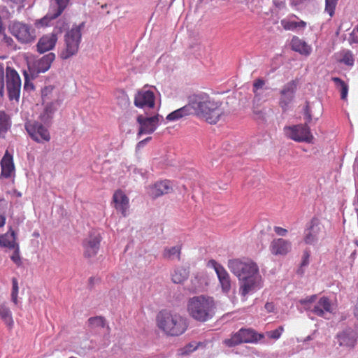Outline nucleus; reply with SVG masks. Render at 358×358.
<instances>
[{
	"label": "nucleus",
	"instance_id": "c9c22d12",
	"mask_svg": "<svg viewBox=\"0 0 358 358\" xmlns=\"http://www.w3.org/2000/svg\"><path fill=\"white\" fill-rule=\"evenodd\" d=\"M55 87L52 85L45 86L41 92L43 102H48L49 101L54 99L57 95V92L55 90Z\"/></svg>",
	"mask_w": 358,
	"mask_h": 358
},
{
	"label": "nucleus",
	"instance_id": "a18cd8bd",
	"mask_svg": "<svg viewBox=\"0 0 358 358\" xmlns=\"http://www.w3.org/2000/svg\"><path fill=\"white\" fill-rule=\"evenodd\" d=\"M338 1V0H325V10L331 17L334 14Z\"/></svg>",
	"mask_w": 358,
	"mask_h": 358
},
{
	"label": "nucleus",
	"instance_id": "79ce46f5",
	"mask_svg": "<svg viewBox=\"0 0 358 358\" xmlns=\"http://www.w3.org/2000/svg\"><path fill=\"white\" fill-rule=\"evenodd\" d=\"M203 289V282H201V278L197 276L192 278L191 280V285L189 287V289L192 292H196Z\"/></svg>",
	"mask_w": 358,
	"mask_h": 358
},
{
	"label": "nucleus",
	"instance_id": "72a5a7b5",
	"mask_svg": "<svg viewBox=\"0 0 358 358\" xmlns=\"http://www.w3.org/2000/svg\"><path fill=\"white\" fill-rule=\"evenodd\" d=\"M331 80L335 83L336 89L341 92V99L343 100L346 99L348 94V84L338 77H333Z\"/></svg>",
	"mask_w": 358,
	"mask_h": 358
},
{
	"label": "nucleus",
	"instance_id": "aec40b11",
	"mask_svg": "<svg viewBox=\"0 0 358 358\" xmlns=\"http://www.w3.org/2000/svg\"><path fill=\"white\" fill-rule=\"evenodd\" d=\"M129 198L120 189L117 190L113 196V201L115 209L121 213L125 217L127 211L129 209Z\"/></svg>",
	"mask_w": 358,
	"mask_h": 358
},
{
	"label": "nucleus",
	"instance_id": "dca6fc26",
	"mask_svg": "<svg viewBox=\"0 0 358 358\" xmlns=\"http://www.w3.org/2000/svg\"><path fill=\"white\" fill-rule=\"evenodd\" d=\"M272 255L275 256H285L292 249L290 241L279 238L273 239L269 246Z\"/></svg>",
	"mask_w": 358,
	"mask_h": 358
},
{
	"label": "nucleus",
	"instance_id": "f8f14e48",
	"mask_svg": "<svg viewBox=\"0 0 358 358\" xmlns=\"http://www.w3.org/2000/svg\"><path fill=\"white\" fill-rule=\"evenodd\" d=\"M139 124L138 135L150 134L153 133L157 128L159 123V115H155L152 117H147L143 115H139L136 119Z\"/></svg>",
	"mask_w": 358,
	"mask_h": 358
},
{
	"label": "nucleus",
	"instance_id": "5fc2aeb1",
	"mask_svg": "<svg viewBox=\"0 0 358 358\" xmlns=\"http://www.w3.org/2000/svg\"><path fill=\"white\" fill-rule=\"evenodd\" d=\"M151 138H152L151 137H148V138H145L144 140L138 142L136 145V150H139L140 149H141L148 141L151 140Z\"/></svg>",
	"mask_w": 358,
	"mask_h": 358
},
{
	"label": "nucleus",
	"instance_id": "9b49d317",
	"mask_svg": "<svg viewBox=\"0 0 358 358\" xmlns=\"http://www.w3.org/2000/svg\"><path fill=\"white\" fill-rule=\"evenodd\" d=\"M298 80H292L286 83L280 91L278 104L283 111H286L294 99Z\"/></svg>",
	"mask_w": 358,
	"mask_h": 358
},
{
	"label": "nucleus",
	"instance_id": "864d4df0",
	"mask_svg": "<svg viewBox=\"0 0 358 358\" xmlns=\"http://www.w3.org/2000/svg\"><path fill=\"white\" fill-rule=\"evenodd\" d=\"M24 76H25V81H24V90H28L29 89L33 90L34 85L32 83H29V76L26 72H24Z\"/></svg>",
	"mask_w": 358,
	"mask_h": 358
},
{
	"label": "nucleus",
	"instance_id": "4be33fe9",
	"mask_svg": "<svg viewBox=\"0 0 358 358\" xmlns=\"http://www.w3.org/2000/svg\"><path fill=\"white\" fill-rule=\"evenodd\" d=\"M338 345L341 347L352 348L357 343V338L352 331H343L337 334Z\"/></svg>",
	"mask_w": 358,
	"mask_h": 358
},
{
	"label": "nucleus",
	"instance_id": "0eeeda50",
	"mask_svg": "<svg viewBox=\"0 0 358 358\" xmlns=\"http://www.w3.org/2000/svg\"><path fill=\"white\" fill-rule=\"evenodd\" d=\"M325 235V227L321 220L317 217H313L304 230L303 241L307 245H314L320 236Z\"/></svg>",
	"mask_w": 358,
	"mask_h": 358
},
{
	"label": "nucleus",
	"instance_id": "39448f33",
	"mask_svg": "<svg viewBox=\"0 0 358 358\" xmlns=\"http://www.w3.org/2000/svg\"><path fill=\"white\" fill-rule=\"evenodd\" d=\"M85 27V22L74 24L64 35V48L59 53L62 59H68L76 55L80 48L82 39V31Z\"/></svg>",
	"mask_w": 358,
	"mask_h": 358
},
{
	"label": "nucleus",
	"instance_id": "7c9ffc66",
	"mask_svg": "<svg viewBox=\"0 0 358 358\" xmlns=\"http://www.w3.org/2000/svg\"><path fill=\"white\" fill-rule=\"evenodd\" d=\"M189 276V271L182 266L177 267L171 274V280L173 283L181 284L184 282Z\"/></svg>",
	"mask_w": 358,
	"mask_h": 358
},
{
	"label": "nucleus",
	"instance_id": "a19ab883",
	"mask_svg": "<svg viewBox=\"0 0 358 358\" xmlns=\"http://www.w3.org/2000/svg\"><path fill=\"white\" fill-rule=\"evenodd\" d=\"M342 57L339 59L341 63H343L347 66H352L354 65L355 59L353 54L350 50H343L341 53Z\"/></svg>",
	"mask_w": 358,
	"mask_h": 358
},
{
	"label": "nucleus",
	"instance_id": "680f3d73",
	"mask_svg": "<svg viewBox=\"0 0 358 358\" xmlns=\"http://www.w3.org/2000/svg\"><path fill=\"white\" fill-rule=\"evenodd\" d=\"M355 244L358 247V239H356L355 241H354Z\"/></svg>",
	"mask_w": 358,
	"mask_h": 358
},
{
	"label": "nucleus",
	"instance_id": "c756f323",
	"mask_svg": "<svg viewBox=\"0 0 358 358\" xmlns=\"http://www.w3.org/2000/svg\"><path fill=\"white\" fill-rule=\"evenodd\" d=\"M11 127V119L4 110H0V138H5Z\"/></svg>",
	"mask_w": 358,
	"mask_h": 358
},
{
	"label": "nucleus",
	"instance_id": "6e6552de",
	"mask_svg": "<svg viewBox=\"0 0 358 358\" xmlns=\"http://www.w3.org/2000/svg\"><path fill=\"white\" fill-rule=\"evenodd\" d=\"M6 88L10 101H19L21 90V79L17 72L8 66L6 69Z\"/></svg>",
	"mask_w": 358,
	"mask_h": 358
},
{
	"label": "nucleus",
	"instance_id": "8fccbe9b",
	"mask_svg": "<svg viewBox=\"0 0 358 358\" xmlns=\"http://www.w3.org/2000/svg\"><path fill=\"white\" fill-rule=\"evenodd\" d=\"M317 299V295L314 294L310 296H307L306 299L300 300V303L306 306L308 303L314 302Z\"/></svg>",
	"mask_w": 358,
	"mask_h": 358
},
{
	"label": "nucleus",
	"instance_id": "f3484780",
	"mask_svg": "<svg viewBox=\"0 0 358 358\" xmlns=\"http://www.w3.org/2000/svg\"><path fill=\"white\" fill-rule=\"evenodd\" d=\"M254 332L250 329H241L231 336V338L224 341V343L229 346H235L242 343L252 341Z\"/></svg>",
	"mask_w": 358,
	"mask_h": 358
},
{
	"label": "nucleus",
	"instance_id": "20e7f679",
	"mask_svg": "<svg viewBox=\"0 0 358 358\" xmlns=\"http://www.w3.org/2000/svg\"><path fill=\"white\" fill-rule=\"evenodd\" d=\"M215 306L214 300L203 295L190 298L187 302V311L189 315L199 322H206L210 319Z\"/></svg>",
	"mask_w": 358,
	"mask_h": 358
},
{
	"label": "nucleus",
	"instance_id": "2eb2a0df",
	"mask_svg": "<svg viewBox=\"0 0 358 358\" xmlns=\"http://www.w3.org/2000/svg\"><path fill=\"white\" fill-rule=\"evenodd\" d=\"M101 238L99 235L90 234L83 241V255L87 259L94 257L99 250Z\"/></svg>",
	"mask_w": 358,
	"mask_h": 358
},
{
	"label": "nucleus",
	"instance_id": "4d7b16f0",
	"mask_svg": "<svg viewBox=\"0 0 358 358\" xmlns=\"http://www.w3.org/2000/svg\"><path fill=\"white\" fill-rule=\"evenodd\" d=\"M270 336L271 338H278L280 336V332L278 329H276V330L272 331L271 332Z\"/></svg>",
	"mask_w": 358,
	"mask_h": 358
},
{
	"label": "nucleus",
	"instance_id": "49530a36",
	"mask_svg": "<svg viewBox=\"0 0 358 358\" xmlns=\"http://www.w3.org/2000/svg\"><path fill=\"white\" fill-rule=\"evenodd\" d=\"M1 41L3 44L6 45L8 48H10L11 49H15L16 46L14 40L10 36L5 34L3 35Z\"/></svg>",
	"mask_w": 358,
	"mask_h": 358
},
{
	"label": "nucleus",
	"instance_id": "de8ad7c7",
	"mask_svg": "<svg viewBox=\"0 0 358 358\" xmlns=\"http://www.w3.org/2000/svg\"><path fill=\"white\" fill-rule=\"evenodd\" d=\"M4 77L5 72L3 65L0 64V95L2 96L4 93Z\"/></svg>",
	"mask_w": 358,
	"mask_h": 358
},
{
	"label": "nucleus",
	"instance_id": "cd10ccee",
	"mask_svg": "<svg viewBox=\"0 0 358 358\" xmlns=\"http://www.w3.org/2000/svg\"><path fill=\"white\" fill-rule=\"evenodd\" d=\"M0 318L9 329L13 328L14 325L13 314L6 302H0Z\"/></svg>",
	"mask_w": 358,
	"mask_h": 358
},
{
	"label": "nucleus",
	"instance_id": "ddd939ff",
	"mask_svg": "<svg viewBox=\"0 0 358 358\" xmlns=\"http://www.w3.org/2000/svg\"><path fill=\"white\" fill-rule=\"evenodd\" d=\"M209 264L213 267L217 274L222 291L224 293H229L231 287V280L227 271L214 259L210 260Z\"/></svg>",
	"mask_w": 358,
	"mask_h": 358
},
{
	"label": "nucleus",
	"instance_id": "13d9d810",
	"mask_svg": "<svg viewBox=\"0 0 358 358\" xmlns=\"http://www.w3.org/2000/svg\"><path fill=\"white\" fill-rule=\"evenodd\" d=\"M265 308L268 310V312H272L274 310V305L273 303H266L265 304Z\"/></svg>",
	"mask_w": 358,
	"mask_h": 358
},
{
	"label": "nucleus",
	"instance_id": "1a4fd4ad",
	"mask_svg": "<svg viewBox=\"0 0 358 358\" xmlns=\"http://www.w3.org/2000/svg\"><path fill=\"white\" fill-rule=\"evenodd\" d=\"M25 129L31 138L38 143H45L50 141L48 129L36 121H28L25 123Z\"/></svg>",
	"mask_w": 358,
	"mask_h": 358
},
{
	"label": "nucleus",
	"instance_id": "412c9836",
	"mask_svg": "<svg viewBox=\"0 0 358 358\" xmlns=\"http://www.w3.org/2000/svg\"><path fill=\"white\" fill-rule=\"evenodd\" d=\"M1 175L0 177L8 178L11 177L15 170L13 155L8 151H6L4 156L1 161Z\"/></svg>",
	"mask_w": 358,
	"mask_h": 358
},
{
	"label": "nucleus",
	"instance_id": "473e14b6",
	"mask_svg": "<svg viewBox=\"0 0 358 358\" xmlns=\"http://www.w3.org/2000/svg\"><path fill=\"white\" fill-rule=\"evenodd\" d=\"M180 255H181V247L180 246H173L171 248H166L164 250L162 256L164 259L171 260L175 257L178 259V260H180Z\"/></svg>",
	"mask_w": 358,
	"mask_h": 358
},
{
	"label": "nucleus",
	"instance_id": "4c0bfd02",
	"mask_svg": "<svg viewBox=\"0 0 358 358\" xmlns=\"http://www.w3.org/2000/svg\"><path fill=\"white\" fill-rule=\"evenodd\" d=\"M57 17H55V12L50 8L46 15L36 21L35 25L36 27H47L52 20L56 19Z\"/></svg>",
	"mask_w": 358,
	"mask_h": 358
},
{
	"label": "nucleus",
	"instance_id": "37998d69",
	"mask_svg": "<svg viewBox=\"0 0 358 358\" xmlns=\"http://www.w3.org/2000/svg\"><path fill=\"white\" fill-rule=\"evenodd\" d=\"M13 252L10 255V259L15 263L17 266H21L22 265V260L20 256V245L13 248Z\"/></svg>",
	"mask_w": 358,
	"mask_h": 358
},
{
	"label": "nucleus",
	"instance_id": "4468645a",
	"mask_svg": "<svg viewBox=\"0 0 358 358\" xmlns=\"http://www.w3.org/2000/svg\"><path fill=\"white\" fill-rule=\"evenodd\" d=\"M134 105L140 108H152L155 105V96L152 91L142 89L134 96Z\"/></svg>",
	"mask_w": 358,
	"mask_h": 358
},
{
	"label": "nucleus",
	"instance_id": "c03bdc74",
	"mask_svg": "<svg viewBox=\"0 0 358 358\" xmlns=\"http://www.w3.org/2000/svg\"><path fill=\"white\" fill-rule=\"evenodd\" d=\"M18 281L16 278H13L12 279V292H11V300L15 304H17L18 303Z\"/></svg>",
	"mask_w": 358,
	"mask_h": 358
},
{
	"label": "nucleus",
	"instance_id": "5701e85b",
	"mask_svg": "<svg viewBox=\"0 0 358 358\" xmlns=\"http://www.w3.org/2000/svg\"><path fill=\"white\" fill-rule=\"evenodd\" d=\"M19 244L17 243V235L12 227L9 228V230L4 234L0 235V246L2 248H7L8 249H13Z\"/></svg>",
	"mask_w": 358,
	"mask_h": 358
},
{
	"label": "nucleus",
	"instance_id": "09e8293b",
	"mask_svg": "<svg viewBox=\"0 0 358 358\" xmlns=\"http://www.w3.org/2000/svg\"><path fill=\"white\" fill-rule=\"evenodd\" d=\"M304 115L305 118L306 120V123H310L312 120V115H311V110L308 106V103H307L305 108H304Z\"/></svg>",
	"mask_w": 358,
	"mask_h": 358
},
{
	"label": "nucleus",
	"instance_id": "3c124183",
	"mask_svg": "<svg viewBox=\"0 0 358 358\" xmlns=\"http://www.w3.org/2000/svg\"><path fill=\"white\" fill-rule=\"evenodd\" d=\"M317 299V295L314 294L310 296H307L306 299L300 300V303L306 306L308 303L314 302Z\"/></svg>",
	"mask_w": 358,
	"mask_h": 358
},
{
	"label": "nucleus",
	"instance_id": "bf43d9fd",
	"mask_svg": "<svg viewBox=\"0 0 358 358\" xmlns=\"http://www.w3.org/2000/svg\"><path fill=\"white\" fill-rule=\"evenodd\" d=\"M10 1L13 2L14 3H16V4H22L23 2L25 1V0H10Z\"/></svg>",
	"mask_w": 358,
	"mask_h": 358
},
{
	"label": "nucleus",
	"instance_id": "58836bf2",
	"mask_svg": "<svg viewBox=\"0 0 358 358\" xmlns=\"http://www.w3.org/2000/svg\"><path fill=\"white\" fill-rule=\"evenodd\" d=\"M265 85V81L262 78L256 79L252 85L253 89L252 92L254 93V101H259L261 93L259 92L260 89H262Z\"/></svg>",
	"mask_w": 358,
	"mask_h": 358
},
{
	"label": "nucleus",
	"instance_id": "2f4dec72",
	"mask_svg": "<svg viewBox=\"0 0 358 358\" xmlns=\"http://www.w3.org/2000/svg\"><path fill=\"white\" fill-rule=\"evenodd\" d=\"M57 110V107L55 106V103L54 102H50L48 103L43 112L40 115V119L42 122L46 123L49 122L53 116V114Z\"/></svg>",
	"mask_w": 358,
	"mask_h": 358
},
{
	"label": "nucleus",
	"instance_id": "f704fd0d",
	"mask_svg": "<svg viewBox=\"0 0 358 358\" xmlns=\"http://www.w3.org/2000/svg\"><path fill=\"white\" fill-rule=\"evenodd\" d=\"M207 345V341H203V342H196V341H192L187 345H186L183 348L181 349V354L182 355H188L196 350H197L199 348H206Z\"/></svg>",
	"mask_w": 358,
	"mask_h": 358
},
{
	"label": "nucleus",
	"instance_id": "b1692460",
	"mask_svg": "<svg viewBox=\"0 0 358 358\" xmlns=\"http://www.w3.org/2000/svg\"><path fill=\"white\" fill-rule=\"evenodd\" d=\"M299 19L295 15H292L287 18L282 19L280 24L285 30L295 31L296 29H303L306 27V22L303 20L295 21L292 18Z\"/></svg>",
	"mask_w": 358,
	"mask_h": 358
},
{
	"label": "nucleus",
	"instance_id": "052dcab7",
	"mask_svg": "<svg viewBox=\"0 0 358 358\" xmlns=\"http://www.w3.org/2000/svg\"><path fill=\"white\" fill-rule=\"evenodd\" d=\"M354 314L355 315V317H357L358 318V306H357L355 308V310H354Z\"/></svg>",
	"mask_w": 358,
	"mask_h": 358
},
{
	"label": "nucleus",
	"instance_id": "6ab92c4d",
	"mask_svg": "<svg viewBox=\"0 0 358 358\" xmlns=\"http://www.w3.org/2000/svg\"><path fill=\"white\" fill-rule=\"evenodd\" d=\"M172 191V185L169 180L159 181L149 187V195L155 199Z\"/></svg>",
	"mask_w": 358,
	"mask_h": 358
},
{
	"label": "nucleus",
	"instance_id": "ea45409f",
	"mask_svg": "<svg viewBox=\"0 0 358 358\" xmlns=\"http://www.w3.org/2000/svg\"><path fill=\"white\" fill-rule=\"evenodd\" d=\"M89 326L92 329L95 328H104L106 325L104 317L101 316H96L89 318L88 320Z\"/></svg>",
	"mask_w": 358,
	"mask_h": 358
},
{
	"label": "nucleus",
	"instance_id": "393cba45",
	"mask_svg": "<svg viewBox=\"0 0 358 358\" xmlns=\"http://www.w3.org/2000/svg\"><path fill=\"white\" fill-rule=\"evenodd\" d=\"M291 48L292 50L306 56L309 55L312 50L310 45L296 36H294L291 40Z\"/></svg>",
	"mask_w": 358,
	"mask_h": 358
},
{
	"label": "nucleus",
	"instance_id": "c85d7f7f",
	"mask_svg": "<svg viewBox=\"0 0 358 358\" xmlns=\"http://www.w3.org/2000/svg\"><path fill=\"white\" fill-rule=\"evenodd\" d=\"M55 59V55L52 52H50L43 57H42L37 62V70L38 72L44 73L47 71Z\"/></svg>",
	"mask_w": 358,
	"mask_h": 358
},
{
	"label": "nucleus",
	"instance_id": "a878e982",
	"mask_svg": "<svg viewBox=\"0 0 358 358\" xmlns=\"http://www.w3.org/2000/svg\"><path fill=\"white\" fill-rule=\"evenodd\" d=\"M313 313L320 317H323L324 312L331 313V304L329 298L322 296L316 305L312 310Z\"/></svg>",
	"mask_w": 358,
	"mask_h": 358
},
{
	"label": "nucleus",
	"instance_id": "bb28decb",
	"mask_svg": "<svg viewBox=\"0 0 358 358\" xmlns=\"http://www.w3.org/2000/svg\"><path fill=\"white\" fill-rule=\"evenodd\" d=\"M192 114L189 103H187L185 106L169 113L166 119L169 122H176Z\"/></svg>",
	"mask_w": 358,
	"mask_h": 358
},
{
	"label": "nucleus",
	"instance_id": "a211bd4d",
	"mask_svg": "<svg viewBox=\"0 0 358 358\" xmlns=\"http://www.w3.org/2000/svg\"><path fill=\"white\" fill-rule=\"evenodd\" d=\"M58 40L57 34L52 32L41 36L36 45L37 51L42 54L52 50Z\"/></svg>",
	"mask_w": 358,
	"mask_h": 358
},
{
	"label": "nucleus",
	"instance_id": "f03ea898",
	"mask_svg": "<svg viewBox=\"0 0 358 358\" xmlns=\"http://www.w3.org/2000/svg\"><path fill=\"white\" fill-rule=\"evenodd\" d=\"M192 115L210 124H216L224 114L222 102L203 92H196L187 96Z\"/></svg>",
	"mask_w": 358,
	"mask_h": 358
},
{
	"label": "nucleus",
	"instance_id": "6e6d98bb",
	"mask_svg": "<svg viewBox=\"0 0 358 358\" xmlns=\"http://www.w3.org/2000/svg\"><path fill=\"white\" fill-rule=\"evenodd\" d=\"M310 254L308 252H305L303 256V260L301 262V266H306L308 264V259H309Z\"/></svg>",
	"mask_w": 358,
	"mask_h": 358
},
{
	"label": "nucleus",
	"instance_id": "e433bc0d",
	"mask_svg": "<svg viewBox=\"0 0 358 358\" xmlns=\"http://www.w3.org/2000/svg\"><path fill=\"white\" fill-rule=\"evenodd\" d=\"M50 8L55 12V17H59L66 8L69 0H54Z\"/></svg>",
	"mask_w": 358,
	"mask_h": 358
},
{
	"label": "nucleus",
	"instance_id": "7ed1b4c3",
	"mask_svg": "<svg viewBox=\"0 0 358 358\" xmlns=\"http://www.w3.org/2000/svg\"><path fill=\"white\" fill-rule=\"evenodd\" d=\"M156 322L158 328L165 334L178 336L187 330V319L178 313L166 310H161L157 315Z\"/></svg>",
	"mask_w": 358,
	"mask_h": 358
},
{
	"label": "nucleus",
	"instance_id": "9d476101",
	"mask_svg": "<svg viewBox=\"0 0 358 358\" xmlns=\"http://www.w3.org/2000/svg\"><path fill=\"white\" fill-rule=\"evenodd\" d=\"M285 135L290 139L296 142L311 143L313 139L310 128L307 123L286 127L284 129Z\"/></svg>",
	"mask_w": 358,
	"mask_h": 358
},
{
	"label": "nucleus",
	"instance_id": "423d86ee",
	"mask_svg": "<svg viewBox=\"0 0 358 358\" xmlns=\"http://www.w3.org/2000/svg\"><path fill=\"white\" fill-rule=\"evenodd\" d=\"M8 31L22 44H29L36 38V32L31 24L13 20L8 24Z\"/></svg>",
	"mask_w": 358,
	"mask_h": 358
},
{
	"label": "nucleus",
	"instance_id": "603ef678",
	"mask_svg": "<svg viewBox=\"0 0 358 358\" xmlns=\"http://www.w3.org/2000/svg\"><path fill=\"white\" fill-rule=\"evenodd\" d=\"M274 231L278 236H285L287 233V230L286 229H284L280 227H274Z\"/></svg>",
	"mask_w": 358,
	"mask_h": 358
},
{
	"label": "nucleus",
	"instance_id": "f257e3e1",
	"mask_svg": "<svg viewBox=\"0 0 358 358\" xmlns=\"http://www.w3.org/2000/svg\"><path fill=\"white\" fill-rule=\"evenodd\" d=\"M227 266L240 281L239 293L243 300H246L248 294L262 287L263 281L259 266L252 259L245 258L229 259Z\"/></svg>",
	"mask_w": 358,
	"mask_h": 358
}]
</instances>
